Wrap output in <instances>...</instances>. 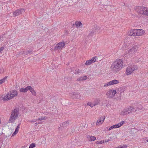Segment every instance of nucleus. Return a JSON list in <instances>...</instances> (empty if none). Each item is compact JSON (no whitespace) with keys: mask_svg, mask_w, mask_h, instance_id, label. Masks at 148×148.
Listing matches in <instances>:
<instances>
[{"mask_svg":"<svg viewBox=\"0 0 148 148\" xmlns=\"http://www.w3.org/2000/svg\"><path fill=\"white\" fill-rule=\"evenodd\" d=\"M123 60L120 59H117L112 64L111 66V70L114 72H117L120 70L123 67Z\"/></svg>","mask_w":148,"mask_h":148,"instance_id":"1","label":"nucleus"},{"mask_svg":"<svg viewBox=\"0 0 148 148\" xmlns=\"http://www.w3.org/2000/svg\"><path fill=\"white\" fill-rule=\"evenodd\" d=\"M19 108H16L13 110L11 112V114L8 121L9 123H14L17 118L19 111Z\"/></svg>","mask_w":148,"mask_h":148,"instance_id":"2","label":"nucleus"},{"mask_svg":"<svg viewBox=\"0 0 148 148\" xmlns=\"http://www.w3.org/2000/svg\"><path fill=\"white\" fill-rule=\"evenodd\" d=\"M135 9L138 13L148 16V8H147L139 6L136 7Z\"/></svg>","mask_w":148,"mask_h":148,"instance_id":"3","label":"nucleus"},{"mask_svg":"<svg viewBox=\"0 0 148 148\" xmlns=\"http://www.w3.org/2000/svg\"><path fill=\"white\" fill-rule=\"evenodd\" d=\"M10 94H7L4 98V100H8L16 96L18 94L17 91L13 90L10 91Z\"/></svg>","mask_w":148,"mask_h":148,"instance_id":"4","label":"nucleus"},{"mask_svg":"<svg viewBox=\"0 0 148 148\" xmlns=\"http://www.w3.org/2000/svg\"><path fill=\"white\" fill-rule=\"evenodd\" d=\"M137 69V66L133 65L127 67L126 70V74L127 75H129L132 73L134 71Z\"/></svg>","mask_w":148,"mask_h":148,"instance_id":"5","label":"nucleus"},{"mask_svg":"<svg viewBox=\"0 0 148 148\" xmlns=\"http://www.w3.org/2000/svg\"><path fill=\"white\" fill-rule=\"evenodd\" d=\"M116 92L115 90H108L106 93L107 97L110 98H112L114 97Z\"/></svg>","mask_w":148,"mask_h":148,"instance_id":"6","label":"nucleus"},{"mask_svg":"<svg viewBox=\"0 0 148 148\" xmlns=\"http://www.w3.org/2000/svg\"><path fill=\"white\" fill-rule=\"evenodd\" d=\"M70 96L73 99H80L81 97L80 93L77 92H73L70 93Z\"/></svg>","mask_w":148,"mask_h":148,"instance_id":"7","label":"nucleus"},{"mask_svg":"<svg viewBox=\"0 0 148 148\" xmlns=\"http://www.w3.org/2000/svg\"><path fill=\"white\" fill-rule=\"evenodd\" d=\"M65 45L64 42H61L59 43L57 45H56V46L54 48V49L55 50H60Z\"/></svg>","mask_w":148,"mask_h":148,"instance_id":"8","label":"nucleus"},{"mask_svg":"<svg viewBox=\"0 0 148 148\" xmlns=\"http://www.w3.org/2000/svg\"><path fill=\"white\" fill-rule=\"evenodd\" d=\"M25 11V10L23 8H20L16 10L13 13L14 16H17L21 14L22 12H24Z\"/></svg>","mask_w":148,"mask_h":148,"instance_id":"9","label":"nucleus"},{"mask_svg":"<svg viewBox=\"0 0 148 148\" xmlns=\"http://www.w3.org/2000/svg\"><path fill=\"white\" fill-rule=\"evenodd\" d=\"M124 123L125 121H122L121 122L117 124H116L111 126L108 129V130H110L113 128H119L122 126Z\"/></svg>","mask_w":148,"mask_h":148,"instance_id":"10","label":"nucleus"},{"mask_svg":"<svg viewBox=\"0 0 148 148\" xmlns=\"http://www.w3.org/2000/svg\"><path fill=\"white\" fill-rule=\"evenodd\" d=\"M126 51L127 54H132L134 53L135 51L137 50L136 49V46L135 45H133L132 47L129 49L128 50H126V51Z\"/></svg>","mask_w":148,"mask_h":148,"instance_id":"11","label":"nucleus"},{"mask_svg":"<svg viewBox=\"0 0 148 148\" xmlns=\"http://www.w3.org/2000/svg\"><path fill=\"white\" fill-rule=\"evenodd\" d=\"M136 36H140L143 35L144 31L142 29H135Z\"/></svg>","mask_w":148,"mask_h":148,"instance_id":"12","label":"nucleus"},{"mask_svg":"<svg viewBox=\"0 0 148 148\" xmlns=\"http://www.w3.org/2000/svg\"><path fill=\"white\" fill-rule=\"evenodd\" d=\"M105 119V116H102L99 118V119L97 121L96 123V125H98L99 124H102L104 120Z\"/></svg>","mask_w":148,"mask_h":148,"instance_id":"13","label":"nucleus"},{"mask_svg":"<svg viewBox=\"0 0 148 148\" xmlns=\"http://www.w3.org/2000/svg\"><path fill=\"white\" fill-rule=\"evenodd\" d=\"M28 90H29L32 94L34 96H36V93L34 89L31 86H29Z\"/></svg>","mask_w":148,"mask_h":148,"instance_id":"14","label":"nucleus"},{"mask_svg":"<svg viewBox=\"0 0 148 148\" xmlns=\"http://www.w3.org/2000/svg\"><path fill=\"white\" fill-rule=\"evenodd\" d=\"M135 29L131 30L128 32V34L130 36H136Z\"/></svg>","mask_w":148,"mask_h":148,"instance_id":"15","label":"nucleus"},{"mask_svg":"<svg viewBox=\"0 0 148 148\" xmlns=\"http://www.w3.org/2000/svg\"><path fill=\"white\" fill-rule=\"evenodd\" d=\"M121 114L123 116L129 114L127 110V108H125L121 112Z\"/></svg>","mask_w":148,"mask_h":148,"instance_id":"16","label":"nucleus"},{"mask_svg":"<svg viewBox=\"0 0 148 148\" xmlns=\"http://www.w3.org/2000/svg\"><path fill=\"white\" fill-rule=\"evenodd\" d=\"M87 79V77L86 76H82L78 78L76 80L77 81H81L83 80H84Z\"/></svg>","mask_w":148,"mask_h":148,"instance_id":"17","label":"nucleus"},{"mask_svg":"<svg viewBox=\"0 0 148 148\" xmlns=\"http://www.w3.org/2000/svg\"><path fill=\"white\" fill-rule=\"evenodd\" d=\"M87 138L88 139L89 141H93L96 139L95 137L92 136L88 135L87 136Z\"/></svg>","mask_w":148,"mask_h":148,"instance_id":"18","label":"nucleus"},{"mask_svg":"<svg viewBox=\"0 0 148 148\" xmlns=\"http://www.w3.org/2000/svg\"><path fill=\"white\" fill-rule=\"evenodd\" d=\"M129 114L133 112L134 110V108L132 106H130L128 108H127Z\"/></svg>","mask_w":148,"mask_h":148,"instance_id":"19","label":"nucleus"},{"mask_svg":"<svg viewBox=\"0 0 148 148\" xmlns=\"http://www.w3.org/2000/svg\"><path fill=\"white\" fill-rule=\"evenodd\" d=\"M28 88H29V86H27L25 88H21L20 89L19 91L21 92H27L28 90Z\"/></svg>","mask_w":148,"mask_h":148,"instance_id":"20","label":"nucleus"},{"mask_svg":"<svg viewBox=\"0 0 148 148\" xmlns=\"http://www.w3.org/2000/svg\"><path fill=\"white\" fill-rule=\"evenodd\" d=\"M144 109L143 108V107L141 105H138L136 109L135 110L134 112H136L137 110H139L141 111V110H143Z\"/></svg>","mask_w":148,"mask_h":148,"instance_id":"21","label":"nucleus"},{"mask_svg":"<svg viewBox=\"0 0 148 148\" xmlns=\"http://www.w3.org/2000/svg\"><path fill=\"white\" fill-rule=\"evenodd\" d=\"M110 82L111 85H112L116 84L118 83L119 82L118 80L116 79H114L110 81Z\"/></svg>","mask_w":148,"mask_h":148,"instance_id":"22","label":"nucleus"},{"mask_svg":"<svg viewBox=\"0 0 148 148\" xmlns=\"http://www.w3.org/2000/svg\"><path fill=\"white\" fill-rule=\"evenodd\" d=\"M90 33L88 35V37H90L91 36H92L94 34L95 32L93 29H91L90 30Z\"/></svg>","mask_w":148,"mask_h":148,"instance_id":"23","label":"nucleus"},{"mask_svg":"<svg viewBox=\"0 0 148 148\" xmlns=\"http://www.w3.org/2000/svg\"><path fill=\"white\" fill-rule=\"evenodd\" d=\"M95 32H98L99 33V31L100 30V28L99 27H96L95 28H94L93 29Z\"/></svg>","mask_w":148,"mask_h":148,"instance_id":"24","label":"nucleus"},{"mask_svg":"<svg viewBox=\"0 0 148 148\" xmlns=\"http://www.w3.org/2000/svg\"><path fill=\"white\" fill-rule=\"evenodd\" d=\"M32 52H33V51L30 50L27 51H24L23 53L27 55L29 54H31Z\"/></svg>","mask_w":148,"mask_h":148,"instance_id":"25","label":"nucleus"},{"mask_svg":"<svg viewBox=\"0 0 148 148\" xmlns=\"http://www.w3.org/2000/svg\"><path fill=\"white\" fill-rule=\"evenodd\" d=\"M97 58V57L96 56H95L92 58L90 60L92 63L95 62L96 61Z\"/></svg>","mask_w":148,"mask_h":148,"instance_id":"26","label":"nucleus"},{"mask_svg":"<svg viewBox=\"0 0 148 148\" xmlns=\"http://www.w3.org/2000/svg\"><path fill=\"white\" fill-rule=\"evenodd\" d=\"M75 25L77 27H79L80 25H82V23L80 21L79 22H76Z\"/></svg>","mask_w":148,"mask_h":148,"instance_id":"27","label":"nucleus"},{"mask_svg":"<svg viewBox=\"0 0 148 148\" xmlns=\"http://www.w3.org/2000/svg\"><path fill=\"white\" fill-rule=\"evenodd\" d=\"M69 124V122L68 121H65L62 123V125L63 127H66Z\"/></svg>","mask_w":148,"mask_h":148,"instance_id":"28","label":"nucleus"},{"mask_svg":"<svg viewBox=\"0 0 148 148\" xmlns=\"http://www.w3.org/2000/svg\"><path fill=\"white\" fill-rule=\"evenodd\" d=\"M81 70H79V69H77L75 70V71L74 72V73L75 74H78L79 73H81Z\"/></svg>","mask_w":148,"mask_h":148,"instance_id":"29","label":"nucleus"},{"mask_svg":"<svg viewBox=\"0 0 148 148\" xmlns=\"http://www.w3.org/2000/svg\"><path fill=\"white\" fill-rule=\"evenodd\" d=\"M6 78L7 77H5L1 79L0 80V84L4 82Z\"/></svg>","mask_w":148,"mask_h":148,"instance_id":"30","label":"nucleus"},{"mask_svg":"<svg viewBox=\"0 0 148 148\" xmlns=\"http://www.w3.org/2000/svg\"><path fill=\"white\" fill-rule=\"evenodd\" d=\"M68 1L69 2V3H76L77 2H78L77 0H68Z\"/></svg>","mask_w":148,"mask_h":148,"instance_id":"31","label":"nucleus"},{"mask_svg":"<svg viewBox=\"0 0 148 148\" xmlns=\"http://www.w3.org/2000/svg\"><path fill=\"white\" fill-rule=\"evenodd\" d=\"M92 64V63L90 62V60H87L86 62L85 63V65H90Z\"/></svg>","mask_w":148,"mask_h":148,"instance_id":"32","label":"nucleus"},{"mask_svg":"<svg viewBox=\"0 0 148 148\" xmlns=\"http://www.w3.org/2000/svg\"><path fill=\"white\" fill-rule=\"evenodd\" d=\"M46 119V117L45 116L40 117L37 119V120L42 121L43 120H45Z\"/></svg>","mask_w":148,"mask_h":148,"instance_id":"33","label":"nucleus"},{"mask_svg":"<svg viewBox=\"0 0 148 148\" xmlns=\"http://www.w3.org/2000/svg\"><path fill=\"white\" fill-rule=\"evenodd\" d=\"M36 146V145L34 143H32L31 144L29 147V148H33Z\"/></svg>","mask_w":148,"mask_h":148,"instance_id":"34","label":"nucleus"},{"mask_svg":"<svg viewBox=\"0 0 148 148\" xmlns=\"http://www.w3.org/2000/svg\"><path fill=\"white\" fill-rule=\"evenodd\" d=\"M87 105H88V106H89L92 107L95 105V104H93L91 103V102H88L87 103Z\"/></svg>","mask_w":148,"mask_h":148,"instance_id":"35","label":"nucleus"},{"mask_svg":"<svg viewBox=\"0 0 148 148\" xmlns=\"http://www.w3.org/2000/svg\"><path fill=\"white\" fill-rule=\"evenodd\" d=\"M111 85L110 82H107L103 86L104 87H106L108 86H109Z\"/></svg>","mask_w":148,"mask_h":148,"instance_id":"36","label":"nucleus"},{"mask_svg":"<svg viewBox=\"0 0 148 148\" xmlns=\"http://www.w3.org/2000/svg\"><path fill=\"white\" fill-rule=\"evenodd\" d=\"M127 147V146H126V145H120L118 147H117L116 148H126Z\"/></svg>","mask_w":148,"mask_h":148,"instance_id":"37","label":"nucleus"},{"mask_svg":"<svg viewBox=\"0 0 148 148\" xmlns=\"http://www.w3.org/2000/svg\"><path fill=\"white\" fill-rule=\"evenodd\" d=\"M104 140H103V141H102V140H101V141H97L96 142V143L97 144H102V143H104Z\"/></svg>","mask_w":148,"mask_h":148,"instance_id":"38","label":"nucleus"},{"mask_svg":"<svg viewBox=\"0 0 148 148\" xmlns=\"http://www.w3.org/2000/svg\"><path fill=\"white\" fill-rule=\"evenodd\" d=\"M18 132H17L15 131L13 133V134H12V136H14L15 135L17 134L18 133Z\"/></svg>","mask_w":148,"mask_h":148,"instance_id":"39","label":"nucleus"},{"mask_svg":"<svg viewBox=\"0 0 148 148\" xmlns=\"http://www.w3.org/2000/svg\"><path fill=\"white\" fill-rule=\"evenodd\" d=\"M4 34H2L0 35V40H1L2 39L1 38H3V37L4 36Z\"/></svg>","mask_w":148,"mask_h":148,"instance_id":"40","label":"nucleus"},{"mask_svg":"<svg viewBox=\"0 0 148 148\" xmlns=\"http://www.w3.org/2000/svg\"><path fill=\"white\" fill-rule=\"evenodd\" d=\"M4 34H2L0 35V40H1L2 39L1 38H3V37L4 36Z\"/></svg>","mask_w":148,"mask_h":148,"instance_id":"41","label":"nucleus"},{"mask_svg":"<svg viewBox=\"0 0 148 148\" xmlns=\"http://www.w3.org/2000/svg\"><path fill=\"white\" fill-rule=\"evenodd\" d=\"M37 121V119L34 120H32L30 121V122H36Z\"/></svg>","mask_w":148,"mask_h":148,"instance_id":"42","label":"nucleus"},{"mask_svg":"<svg viewBox=\"0 0 148 148\" xmlns=\"http://www.w3.org/2000/svg\"><path fill=\"white\" fill-rule=\"evenodd\" d=\"M110 140L109 139H107V140H105V142H106H106H108V141H110Z\"/></svg>","mask_w":148,"mask_h":148,"instance_id":"43","label":"nucleus"},{"mask_svg":"<svg viewBox=\"0 0 148 148\" xmlns=\"http://www.w3.org/2000/svg\"><path fill=\"white\" fill-rule=\"evenodd\" d=\"M18 128H16V129H15V131H16V132H18Z\"/></svg>","mask_w":148,"mask_h":148,"instance_id":"44","label":"nucleus"},{"mask_svg":"<svg viewBox=\"0 0 148 148\" xmlns=\"http://www.w3.org/2000/svg\"><path fill=\"white\" fill-rule=\"evenodd\" d=\"M20 125V124H19V125L17 126V127H16V128H18L19 129V126Z\"/></svg>","mask_w":148,"mask_h":148,"instance_id":"45","label":"nucleus"},{"mask_svg":"<svg viewBox=\"0 0 148 148\" xmlns=\"http://www.w3.org/2000/svg\"><path fill=\"white\" fill-rule=\"evenodd\" d=\"M125 5V3H123V4H122V5H121V6H123V5Z\"/></svg>","mask_w":148,"mask_h":148,"instance_id":"46","label":"nucleus"},{"mask_svg":"<svg viewBox=\"0 0 148 148\" xmlns=\"http://www.w3.org/2000/svg\"><path fill=\"white\" fill-rule=\"evenodd\" d=\"M39 123L38 122V123H35V124H39Z\"/></svg>","mask_w":148,"mask_h":148,"instance_id":"47","label":"nucleus"},{"mask_svg":"<svg viewBox=\"0 0 148 148\" xmlns=\"http://www.w3.org/2000/svg\"><path fill=\"white\" fill-rule=\"evenodd\" d=\"M146 140L147 142H148V139H147V140Z\"/></svg>","mask_w":148,"mask_h":148,"instance_id":"48","label":"nucleus"}]
</instances>
